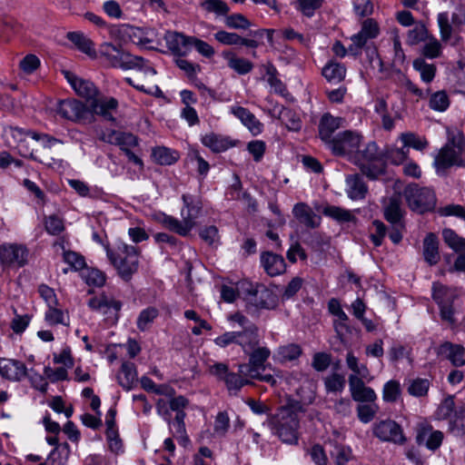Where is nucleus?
<instances>
[{
    "mask_svg": "<svg viewBox=\"0 0 465 465\" xmlns=\"http://www.w3.org/2000/svg\"><path fill=\"white\" fill-rule=\"evenodd\" d=\"M101 56L105 62L113 66L124 70L137 69L139 72L135 76L136 82L133 78H126V82L137 90L144 93H152L155 87L152 78L156 74V71L140 56L124 53L115 45L104 43L100 47Z\"/></svg>",
    "mask_w": 465,
    "mask_h": 465,
    "instance_id": "1",
    "label": "nucleus"
},
{
    "mask_svg": "<svg viewBox=\"0 0 465 465\" xmlns=\"http://www.w3.org/2000/svg\"><path fill=\"white\" fill-rule=\"evenodd\" d=\"M376 151L377 147H366L363 151L357 152L354 156V163L371 179H377L383 173L385 163H403L407 159L409 147H391L385 160L377 156Z\"/></svg>",
    "mask_w": 465,
    "mask_h": 465,
    "instance_id": "2",
    "label": "nucleus"
},
{
    "mask_svg": "<svg viewBox=\"0 0 465 465\" xmlns=\"http://www.w3.org/2000/svg\"><path fill=\"white\" fill-rule=\"evenodd\" d=\"M267 422L272 431L283 442L288 444L298 442L299 420L297 413L292 409H280L268 419Z\"/></svg>",
    "mask_w": 465,
    "mask_h": 465,
    "instance_id": "3",
    "label": "nucleus"
},
{
    "mask_svg": "<svg viewBox=\"0 0 465 465\" xmlns=\"http://www.w3.org/2000/svg\"><path fill=\"white\" fill-rule=\"evenodd\" d=\"M106 254L120 276L128 280L138 268V251L134 246L119 243L116 248H105Z\"/></svg>",
    "mask_w": 465,
    "mask_h": 465,
    "instance_id": "4",
    "label": "nucleus"
},
{
    "mask_svg": "<svg viewBox=\"0 0 465 465\" xmlns=\"http://www.w3.org/2000/svg\"><path fill=\"white\" fill-rule=\"evenodd\" d=\"M404 196L409 207L419 213L431 211L436 206V195L430 188L409 185L404 191Z\"/></svg>",
    "mask_w": 465,
    "mask_h": 465,
    "instance_id": "5",
    "label": "nucleus"
},
{
    "mask_svg": "<svg viewBox=\"0 0 465 465\" xmlns=\"http://www.w3.org/2000/svg\"><path fill=\"white\" fill-rule=\"evenodd\" d=\"M459 296L457 289L446 287L440 283L432 286V297L440 308V317L450 324L455 322L453 301Z\"/></svg>",
    "mask_w": 465,
    "mask_h": 465,
    "instance_id": "6",
    "label": "nucleus"
},
{
    "mask_svg": "<svg viewBox=\"0 0 465 465\" xmlns=\"http://www.w3.org/2000/svg\"><path fill=\"white\" fill-rule=\"evenodd\" d=\"M28 249L19 243H3L0 245V262L4 268L23 267L28 262Z\"/></svg>",
    "mask_w": 465,
    "mask_h": 465,
    "instance_id": "7",
    "label": "nucleus"
},
{
    "mask_svg": "<svg viewBox=\"0 0 465 465\" xmlns=\"http://www.w3.org/2000/svg\"><path fill=\"white\" fill-rule=\"evenodd\" d=\"M183 207L181 210L182 220L179 221L178 234L186 236L195 226V220L201 212V205L192 195L183 194Z\"/></svg>",
    "mask_w": 465,
    "mask_h": 465,
    "instance_id": "8",
    "label": "nucleus"
},
{
    "mask_svg": "<svg viewBox=\"0 0 465 465\" xmlns=\"http://www.w3.org/2000/svg\"><path fill=\"white\" fill-rule=\"evenodd\" d=\"M3 137L5 143H50L55 140L45 134H38L35 132L25 131L17 127H6L4 130Z\"/></svg>",
    "mask_w": 465,
    "mask_h": 465,
    "instance_id": "9",
    "label": "nucleus"
},
{
    "mask_svg": "<svg viewBox=\"0 0 465 465\" xmlns=\"http://www.w3.org/2000/svg\"><path fill=\"white\" fill-rule=\"evenodd\" d=\"M57 113L64 118L79 122L91 123V113L87 105L75 99L61 101L58 104Z\"/></svg>",
    "mask_w": 465,
    "mask_h": 465,
    "instance_id": "10",
    "label": "nucleus"
},
{
    "mask_svg": "<svg viewBox=\"0 0 465 465\" xmlns=\"http://www.w3.org/2000/svg\"><path fill=\"white\" fill-rule=\"evenodd\" d=\"M373 434L382 441L403 444L406 441L401 427L392 420H381L374 424Z\"/></svg>",
    "mask_w": 465,
    "mask_h": 465,
    "instance_id": "11",
    "label": "nucleus"
},
{
    "mask_svg": "<svg viewBox=\"0 0 465 465\" xmlns=\"http://www.w3.org/2000/svg\"><path fill=\"white\" fill-rule=\"evenodd\" d=\"M88 109L91 113V122L94 115H99L107 121H114V114L116 113L118 102L115 98L100 95L99 94L88 103Z\"/></svg>",
    "mask_w": 465,
    "mask_h": 465,
    "instance_id": "12",
    "label": "nucleus"
},
{
    "mask_svg": "<svg viewBox=\"0 0 465 465\" xmlns=\"http://www.w3.org/2000/svg\"><path fill=\"white\" fill-rule=\"evenodd\" d=\"M459 154L465 155V147H441L434 159L436 173L443 174L447 168L463 164Z\"/></svg>",
    "mask_w": 465,
    "mask_h": 465,
    "instance_id": "13",
    "label": "nucleus"
},
{
    "mask_svg": "<svg viewBox=\"0 0 465 465\" xmlns=\"http://www.w3.org/2000/svg\"><path fill=\"white\" fill-rule=\"evenodd\" d=\"M443 440V433L433 430L429 423L422 421L417 426L416 441L420 446H425L430 450L440 448Z\"/></svg>",
    "mask_w": 465,
    "mask_h": 465,
    "instance_id": "14",
    "label": "nucleus"
},
{
    "mask_svg": "<svg viewBox=\"0 0 465 465\" xmlns=\"http://www.w3.org/2000/svg\"><path fill=\"white\" fill-rule=\"evenodd\" d=\"M248 364H242L239 367V373L247 375L255 371H265L269 366L265 361L271 356V351L267 347H255L250 351Z\"/></svg>",
    "mask_w": 465,
    "mask_h": 465,
    "instance_id": "15",
    "label": "nucleus"
},
{
    "mask_svg": "<svg viewBox=\"0 0 465 465\" xmlns=\"http://www.w3.org/2000/svg\"><path fill=\"white\" fill-rule=\"evenodd\" d=\"M64 75L76 94L84 98L87 103L91 102L99 94L92 82L82 79L69 71H64Z\"/></svg>",
    "mask_w": 465,
    "mask_h": 465,
    "instance_id": "16",
    "label": "nucleus"
},
{
    "mask_svg": "<svg viewBox=\"0 0 465 465\" xmlns=\"http://www.w3.org/2000/svg\"><path fill=\"white\" fill-rule=\"evenodd\" d=\"M191 37L174 31H168L164 35V41L169 51L176 56H185L191 46Z\"/></svg>",
    "mask_w": 465,
    "mask_h": 465,
    "instance_id": "17",
    "label": "nucleus"
},
{
    "mask_svg": "<svg viewBox=\"0 0 465 465\" xmlns=\"http://www.w3.org/2000/svg\"><path fill=\"white\" fill-rule=\"evenodd\" d=\"M379 34L378 23L372 18H368L363 21L361 31L351 35V40L356 49H361L369 40L376 38Z\"/></svg>",
    "mask_w": 465,
    "mask_h": 465,
    "instance_id": "18",
    "label": "nucleus"
},
{
    "mask_svg": "<svg viewBox=\"0 0 465 465\" xmlns=\"http://www.w3.org/2000/svg\"><path fill=\"white\" fill-rule=\"evenodd\" d=\"M366 381H360L351 378L349 383V391L353 401L357 402H375L377 393L375 391L366 386Z\"/></svg>",
    "mask_w": 465,
    "mask_h": 465,
    "instance_id": "19",
    "label": "nucleus"
},
{
    "mask_svg": "<svg viewBox=\"0 0 465 465\" xmlns=\"http://www.w3.org/2000/svg\"><path fill=\"white\" fill-rule=\"evenodd\" d=\"M437 354L448 359L454 366L465 365V348L462 345L444 342L438 347Z\"/></svg>",
    "mask_w": 465,
    "mask_h": 465,
    "instance_id": "20",
    "label": "nucleus"
},
{
    "mask_svg": "<svg viewBox=\"0 0 465 465\" xmlns=\"http://www.w3.org/2000/svg\"><path fill=\"white\" fill-rule=\"evenodd\" d=\"M346 365L351 371L348 377V382H350L351 379L353 377L360 381H366L367 382H371L374 379L367 365L361 363L352 351H348L346 354Z\"/></svg>",
    "mask_w": 465,
    "mask_h": 465,
    "instance_id": "21",
    "label": "nucleus"
},
{
    "mask_svg": "<svg viewBox=\"0 0 465 465\" xmlns=\"http://www.w3.org/2000/svg\"><path fill=\"white\" fill-rule=\"evenodd\" d=\"M0 375L11 381H21L26 376V367L21 361L2 359L0 360Z\"/></svg>",
    "mask_w": 465,
    "mask_h": 465,
    "instance_id": "22",
    "label": "nucleus"
},
{
    "mask_svg": "<svg viewBox=\"0 0 465 465\" xmlns=\"http://www.w3.org/2000/svg\"><path fill=\"white\" fill-rule=\"evenodd\" d=\"M261 264L265 272L272 277L283 273L286 269L282 256L271 252L261 254Z\"/></svg>",
    "mask_w": 465,
    "mask_h": 465,
    "instance_id": "23",
    "label": "nucleus"
},
{
    "mask_svg": "<svg viewBox=\"0 0 465 465\" xmlns=\"http://www.w3.org/2000/svg\"><path fill=\"white\" fill-rule=\"evenodd\" d=\"M89 307L103 314L117 313L121 310V302L112 297L101 294L89 300Z\"/></svg>",
    "mask_w": 465,
    "mask_h": 465,
    "instance_id": "24",
    "label": "nucleus"
},
{
    "mask_svg": "<svg viewBox=\"0 0 465 465\" xmlns=\"http://www.w3.org/2000/svg\"><path fill=\"white\" fill-rule=\"evenodd\" d=\"M231 113L237 117L253 135L262 132L263 124L248 109L242 106L231 107Z\"/></svg>",
    "mask_w": 465,
    "mask_h": 465,
    "instance_id": "25",
    "label": "nucleus"
},
{
    "mask_svg": "<svg viewBox=\"0 0 465 465\" xmlns=\"http://www.w3.org/2000/svg\"><path fill=\"white\" fill-rule=\"evenodd\" d=\"M344 119L335 117L330 113H325L319 122V135L322 141L326 142L331 139L333 133L343 125Z\"/></svg>",
    "mask_w": 465,
    "mask_h": 465,
    "instance_id": "26",
    "label": "nucleus"
},
{
    "mask_svg": "<svg viewBox=\"0 0 465 465\" xmlns=\"http://www.w3.org/2000/svg\"><path fill=\"white\" fill-rule=\"evenodd\" d=\"M99 141L111 145H137V138L131 133L107 130L99 136Z\"/></svg>",
    "mask_w": 465,
    "mask_h": 465,
    "instance_id": "27",
    "label": "nucleus"
},
{
    "mask_svg": "<svg viewBox=\"0 0 465 465\" xmlns=\"http://www.w3.org/2000/svg\"><path fill=\"white\" fill-rule=\"evenodd\" d=\"M237 344L242 347V351L249 353L252 350L259 345L260 337L258 328L254 324H250L242 331H238Z\"/></svg>",
    "mask_w": 465,
    "mask_h": 465,
    "instance_id": "28",
    "label": "nucleus"
},
{
    "mask_svg": "<svg viewBox=\"0 0 465 465\" xmlns=\"http://www.w3.org/2000/svg\"><path fill=\"white\" fill-rule=\"evenodd\" d=\"M112 34L121 35L124 37L128 38L129 41L137 45H144L150 42L144 36V32L142 28L129 25H122L114 27L112 29Z\"/></svg>",
    "mask_w": 465,
    "mask_h": 465,
    "instance_id": "29",
    "label": "nucleus"
},
{
    "mask_svg": "<svg viewBox=\"0 0 465 465\" xmlns=\"http://www.w3.org/2000/svg\"><path fill=\"white\" fill-rule=\"evenodd\" d=\"M294 217L308 227H317L320 224V217L315 214L312 209L303 203H299L292 209Z\"/></svg>",
    "mask_w": 465,
    "mask_h": 465,
    "instance_id": "30",
    "label": "nucleus"
},
{
    "mask_svg": "<svg viewBox=\"0 0 465 465\" xmlns=\"http://www.w3.org/2000/svg\"><path fill=\"white\" fill-rule=\"evenodd\" d=\"M222 56L227 61L228 66L239 74H246L253 68L252 62L245 58L239 57L232 51H223Z\"/></svg>",
    "mask_w": 465,
    "mask_h": 465,
    "instance_id": "31",
    "label": "nucleus"
},
{
    "mask_svg": "<svg viewBox=\"0 0 465 465\" xmlns=\"http://www.w3.org/2000/svg\"><path fill=\"white\" fill-rule=\"evenodd\" d=\"M423 257L425 261L430 264H436L440 260L439 242L434 233L426 235L423 241Z\"/></svg>",
    "mask_w": 465,
    "mask_h": 465,
    "instance_id": "32",
    "label": "nucleus"
},
{
    "mask_svg": "<svg viewBox=\"0 0 465 465\" xmlns=\"http://www.w3.org/2000/svg\"><path fill=\"white\" fill-rule=\"evenodd\" d=\"M347 194L352 200H361L366 196L368 192L364 182L358 175H351L346 178Z\"/></svg>",
    "mask_w": 465,
    "mask_h": 465,
    "instance_id": "33",
    "label": "nucleus"
},
{
    "mask_svg": "<svg viewBox=\"0 0 465 465\" xmlns=\"http://www.w3.org/2000/svg\"><path fill=\"white\" fill-rule=\"evenodd\" d=\"M188 405V400L183 396L172 398L169 402L163 400H159L157 402V411L162 415H169V408L172 411H177L181 415H184L183 410Z\"/></svg>",
    "mask_w": 465,
    "mask_h": 465,
    "instance_id": "34",
    "label": "nucleus"
},
{
    "mask_svg": "<svg viewBox=\"0 0 465 465\" xmlns=\"http://www.w3.org/2000/svg\"><path fill=\"white\" fill-rule=\"evenodd\" d=\"M136 379L137 373L134 364L132 362H124L117 375L119 384L125 390H131Z\"/></svg>",
    "mask_w": 465,
    "mask_h": 465,
    "instance_id": "35",
    "label": "nucleus"
},
{
    "mask_svg": "<svg viewBox=\"0 0 465 465\" xmlns=\"http://www.w3.org/2000/svg\"><path fill=\"white\" fill-rule=\"evenodd\" d=\"M45 320L51 326L58 324L68 326L70 323L68 312L62 310L58 305L48 307L45 312Z\"/></svg>",
    "mask_w": 465,
    "mask_h": 465,
    "instance_id": "36",
    "label": "nucleus"
},
{
    "mask_svg": "<svg viewBox=\"0 0 465 465\" xmlns=\"http://www.w3.org/2000/svg\"><path fill=\"white\" fill-rule=\"evenodd\" d=\"M68 39L83 53L94 58L96 55L94 43L83 34L69 33Z\"/></svg>",
    "mask_w": 465,
    "mask_h": 465,
    "instance_id": "37",
    "label": "nucleus"
},
{
    "mask_svg": "<svg viewBox=\"0 0 465 465\" xmlns=\"http://www.w3.org/2000/svg\"><path fill=\"white\" fill-rule=\"evenodd\" d=\"M302 354L299 345L291 343L280 346L273 355V359L280 362L291 361L298 359Z\"/></svg>",
    "mask_w": 465,
    "mask_h": 465,
    "instance_id": "38",
    "label": "nucleus"
},
{
    "mask_svg": "<svg viewBox=\"0 0 465 465\" xmlns=\"http://www.w3.org/2000/svg\"><path fill=\"white\" fill-rule=\"evenodd\" d=\"M382 400L386 403H395L401 399V386L399 381L390 380L383 384Z\"/></svg>",
    "mask_w": 465,
    "mask_h": 465,
    "instance_id": "39",
    "label": "nucleus"
},
{
    "mask_svg": "<svg viewBox=\"0 0 465 465\" xmlns=\"http://www.w3.org/2000/svg\"><path fill=\"white\" fill-rule=\"evenodd\" d=\"M346 74V68L336 62L331 61L322 68V75L329 82L340 83Z\"/></svg>",
    "mask_w": 465,
    "mask_h": 465,
    "instance_id": "40",
    "label": "nucleus"
},
{
    "mask_svg": "<svg viewBox=\"0 0 465 465\" xmlns=\"http://www.w3.org/2000/svg\"><path fill=\"white\" fill-rule=\"evenodd\" d=\"M384 215L386 220L394 226H401V219L402 216L401 202L398 197L390 199L389 203L385 206Z\"/></svg>",
    "mask_w": 465,
    "mask_h": 465,
    "instance_id": "41",
    "label": "nucleus"
},
{
    "mask_svg": "<svg viewBox=\"0 0 465 465\" xmlns=\"http://www.w3.org/2000/svg\"><path fill=\"white\" fill-rule=\"evenodd\" d=\"M152 156L160 164H172L178 160L179 153L171 147H153Z\"/></svg>",
    "mask_w": 465,
    "mask_h": 465,
    "instance_id": "42",
    "label": "nucleus"
},
{
    "mask_svg": "<svg viewBox=\"0 0 465 465\" xmlns=\"http://www.w3.org/2000/svg\"><path fill=\"white\" fill-rule=\"evenodd\" d=\"M413 68L420 73L422 82L429 84L433 81L437 68L432 64H428L423 58H417L413 61Z\"/></svg>",
    "mask_w": 465,
    "mask_h": 465,
    "instance_id": "43",
    "label": "nucleus"
},
{
    "mask_svg": "<svg viewBox=\"0 0 465 465\" xmlns=\"http://www.w3.org/2000/svg\"><path fill=\"white\" fill-rule=\"evenodd\" d=\"M450 104V97L445 91H437L430 94L429 106L436 112H445Z\"/></svg>",
    "mask_w": 465,
    "mask_h": 465,
    "instance_id": "44",
    "label": "nucleus"
},
{
    "mask_svg": "<svg viewBox=\"0 0 465 465\" xmlns=\"http://www.w3.org/2000/svg\"><path fill=\"white\" fill-rule=\"evenodd\" d=\"M424 45L421 54L423 56L434 59L440 57L442 53V45L439 39L433 35H430L428 39L424 41Z\"/></svg>",
    "mask_w": 465,
    "mask_h": 465,
    "instance_id": "45",
    "label": "nucleus"
},
{
    "mask_svg": "<svg viewBox=\"0 0 465 465\" xmlns=\"http://www.w3.org/2000/svg\"><path fill=\"white\" fill-rule=\"evenodd\" d=\"M323 213L326 216L332 218L339 223L351 222L355 220L353 214L341 207L329 205L323 209Z\"/></svg>",
    "mask_w": 465,
    "mask_h": 465,
    "instance_id": "46",
    "label": "nucleus"
},
{
    "mask_svg": "<svg viewBox=\"0 0 465 465\" xmlns=\"http://www.w3.org/2000/svg\"><path fill=\"white\" fill-rule=\"evenodd\" d=\"M184 317L185 319L193 321L195 322L196 325L192 328V333L193 335L199 336L203 333V331L212 330V325L205 320L202 319L193 310H186L184 312Z\"/></svg>",
    "mask_w": 465,
    "mask_h": 465,
    "instance_id": "47",
    "label": "nucleus"
},
{
    "mask_svg": "<svg viewBox=\"0 0 465 465\" xmlns=\"http://www.w3.org/2000/svg\"><path fill=\"white\" fill-rule=\"evenodd\" d=\"M437 23L440 29V41L447 44L452 36V26L450 23L449 14L447 12L440 13L437 15Z\"/></svg>",
    "mask_w": 465,
    "mask_h": 465,
    "instance_id": "48",
    "label": "nucleus"
},
{
    "mask_svg": "<svg viewBox=\"0 0 465 465\" xmlns=\"http://www.w3.org/2000/svg\"><path fill=\"white\" fill-rule=\"evenodd\" d=\"M430 35L427 27L423 23H418L415 26L409 30L407 34V43L411 45L424 42Z\"/></svg>",
    "mask_w": 465,
    "mask_h": 465,
    "instance_id": "49",
    "label": "nucleus"
},
{
    "mask_svg": "<svg viewBox=\"0 0 465 465\" xmlns=\"http://www.w3.org/2000/svg\"><path fill=\"white\" fill-rule=\"evenodd\" d=\"M444 242L456 252L465 250V239L459 236L453 230L445 229L442 232Z\"/></svg>",
    "mask_w": 465,
    "mask_h": 465,
    "instance_id": "50",
    "label": "nucleus"
},
{
    "mask_svg": "<svg viewBox=\"0 0 465 465\" xmlns=\"http://www.w3.org/2000/svg\"><path fill=\"white\" fill-rule=\"evenodd\" d=\"M257 291V295H259V301H257L256 305L260 308L263 309H273L277 304L276 296L268 290L264 285H260L259 290Z\"/></svg>",
    "mask_w": 465,
    "mask_h": 465,
    "instance_id": "51",
    "label": "nucleus"
},
{
    "mask_svg": "<svg viewBox=\"0 0 465 465\" xmlns=\"http://www.w3.org/2000/svg\"><path fill=\"white\" fill-rule=\"evenodd\" d=\"M82 277L88 285L101 287L105 282V275L103 272L94 268H84L82 272Z\"/></svg>",
    "mask_w": 465,
    "mask_h": 465,
    "instance_id": "52",
    "label": "nucleus"
},
{
    "mask_svg": "<svg viewBox=\"0 0 465 465\" xmlns=\"http://www.w3.org/2000/svg\"><path fill=\"white\" fill-rule=\"evenodd\" d=\"M230 429V418L226 411H220L214 418L213 436L224 437Z\"/></svg>",
    "mask_w": 465,
    "mask_h": 465,
    "instance_id": "53",
    "label": "nucleus"
},
{
    "mask_svg": "<svg viewBox=\"0 0 465 465\" xmlns=\"http://www.w3.org/2000/svg\"><path fill=\"white\" fill-rule=\"evenodd\" d=\"M361 142V134L351 130L341 132L335 138V143L338 145H359Z\"/></svg>",
    "mask_w": 465,
    "mask_h": 465,
    "instance_id": "54",
    "label": "nucleus"
},
{
    "mask_svg": "<svg viewBox=\"0 0 465 465\" xmlns=\"http://www.w3.org/2000/svg\"><path fill=\"white\" fill-rule=\"evenodd\" d=\"M157 316L158 311L153 307L143 310L137 318V328L142 331L147 330Z\"/></svg>",
    "mask_w": 465,
    "mask_h": 465,
    "instance_id": "55",
    "label": "nucleus"
},
{
    "mask_svg": "<svg viewBox=\"0 0 465 465\" xmlns=\"http://www.w3.org/2000/svg\"><path fill=\"white\" fill-rule=\"evenodd\" d=\"M369 403L370 404H360L357 407L358 418L362 423L371 421L379 411V406L375 402Z\"/></svg>",
    "mask_w": 465,
    "mask_h": 465,
    "instance_id": "56",
    "label": "nucleus"
},
{
    "mask_svg": "<svg viewBox=\"0 0 465 465\" xmlns=\"http://www.w3.org/2000/svg\"><path fill=\"white\" fill-rule=\"evenodd\" d=\"M331 455L336 465H345L351 459L352 452L348 446L334 444Z\"/></svg>",
    "mask_w": 465,
    "mask_h": 465,
    "instance_id": "57",
    "label": "nucleus"
},
{
    "mask_svg": "<svg viewBox=\"0 0 465 465\" xmlns=\"http://www.w3.org/2000/svg\"><path fill=\"white\" fill-rule=\"evenodd\" d=\"M63 259L74 271H82L86 266L84 256L75 252L64 251Z\"/></svg>",
    "mask_w": 465,
    "mask_h": 465,
    "instance_id": "58",
    "label": "nucleus"
},
{
    "mask_svg": "<svg viewBox=\"0 0 465 465\" xmlns=\"http://www.w3.org/2000/svg\"><path fill=\"white\" fill-rule=\"evenodd\" d=\"M430 381L427 379L417 378L410 381L408 392L414 397H422L428 393Z\"/></svg>",
    "mask_w": 465,
    "mask_h": 465,
    "instance_id": "59",
    "label": "nucleus"
},
{
    "mask_svg": "<svg viewBox=\"0 0 465 465\" xmlns=\"http://www.w3.org/2000/svg\"><path fill=\"white\" fill-rule=\"evenodd\" d=\"M223 381L231 392H237L243 385L249 383L248 377L241 373L236 374L232 372H229V374L224 376Z\"/></svg>",
    "mask_w": 465,
    "mask_h": 465,
    "instance_id": "60",
    "label": "nucleus"
},
{
    "mask_svg": "<svg viewBox=\"0 0 465 465\" xmlns=\"http://www.w3.org/2000/svg\"><path fill=\"white\" fill-rule=\"evenodd\" d=\"M202 8L208 13H214L217 15H225L229 7L223 0H205L201 4Z\"/></svg>",
    "mask_w": 465,
    "mask_h": 465,
    "instance_id": "61",
    "label": "nucleus"
},
{
    "mask_svg": "<svg viewBox=\"0 0 465 465\" xmlns=\"http://www.w3.org/2000/svg\"><path fill=\"white\" fill-rule=\"evenodd\" d=\"M324 385L328 392H341L345 387V379L341 374L332 373L324 379Z\"/></svg>",
    "mask_w": 465,
    "mask_h": 465,
    "instance_id": "62",
    "label": "nucleus"
},
{
    "mask_svg": "<svg viewBox=\"0 0 465 465\" xmlns=\"http://www.w3.org/2000/svg\"><path fill=\"white\" fill-rule=\"evenodd\" d=\"M41 64L40 59L33 54H26L19 63V68L25 74H34Z\"/></svg>",
    "mask_w": 465,
    "mask_h": 465,
    "instance_id": "63",
    "label": "nucleus"
},
{
    "mask_svg": "<svg viewBox=\"0 0 465 465\" xmlns=\"http://www.w3.org/2000/svg\"><path fill=\"white\" fill-rule=\"evenodd\" d=\"M322 3L323 0H297L296 8L304 15L311 17Z\"/></svg>",
    "mask_w": 465,
    "mask_h": 465,
    "instance_id": "64",
    "label": "nucleus"
}]
</instances>
